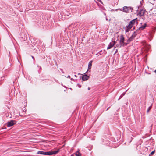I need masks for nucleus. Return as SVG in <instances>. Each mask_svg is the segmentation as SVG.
I'll return each mask as SVG.
<instances>
[{
	"label": "nucleus",
	"instance_id": "obj_1",
	"mask_svg": "<svg viewBox=\"0 0 156 156\" xmlns=\"http://www.w3.org/2000/svg\"><path fill=\"white\" fill-rule=\"evenodd\" d=\"M125 39L123 35H122L120 36L119 40V44L116 45V46L121 48L122 46H124L127 45L126 42H125Z\"/></svg>",
	"mask_w": 156,
	"mask_h": 156
},
{
	"label": "nucleus",
	"instance_id": "obj_2",
	"mask_svg": "<svg viewBox=\"0 0 156 156\" xmlns=\"http://www.w3.org/2000/svg\"><path fill=\"white\" fill-rule=\"evenodd\" d=\"M133 10V9L131 7L124 6L122 10L120 9V10L124 12L127 13L132 12Z\"/></svg>",
	"mask_w": 156,
	"mask_h": 156
},
{
	"label": "nucleus",
	"instance_id": "obj_3",
	"mask_svg": "<svg viewBox=\"0 0 156 156\" xmlns=\"http://www.w3.org/2000/svg\"><path fill=\"white\" fill-rule=\"evenodd\" d=\"M137 18L135 19H134L132 20L129 23L128 25L127 26H128L129 29H131L133 25L135 24V23L136 22H137Z\"/></svg>",
	"mask_w": 156,
	"mask_h": 156
},
{
	"label": "nucleus",
	"instance_id": "obj_4",
	"mask_svg": "<svg viewBox=\"0 0 156 156\" xmlns=\"http://www.w3.org/2000/svg\"><path fill=\"white\" fill-rule=\"evenodd\" d=\"M59 151V150L57 151H49V152H45V155H51L53 154H55L57 153Z\"/></svg>",
	"mask_w": 156,
	"mask_h": 156
},
{
	"label": "nucleus",
	"instance_id": "obj_5",
	"mask_svg": "<svg viewBox=\"0 0 156 156\" xmlns=\"http://www.w3.org/2000/svg\"><path fill=\"white\" fill-rule=\"evenodd\" d=\"M16 123V122L15 121L13 120H11L7 123V126L8 127H10L13 126Z\"/></svg>",
	"mask_w": 156,
	"mask_h": 156
},
{
	"label": "nucleus",
	"instance_id": "obj_6",
	"mask_svg": "<svg viewBox=\"0 0 156 156\" xmlns=\"http://www.w3.org/2000/svg\"><path fill=\"white\" fill-rule=\"evenodd\" d=\"M115 43V41H112L111 42H110L107 48V49H111L113 46H114Z\"/></svg>",
	"mask_w": 156,
	"mask_h": 156
},
{
	"label": "nucleus",
	"instance_id": "obj_7",
	"mask_svg": "<svg viewBox=\"0 0 156 156\" xmlns=\"http://www.w3.org/2000/svg\"><path fill=\"white\" fill-rule=\"evenodd\" d=\"M144 14V10L142 9L140 10L138 13V15L140 16H143Z\"/></svg>",
	"mask_w": 156,
	"mask_h": 156
},
{
	"label": "nucleus",
	"instance_id": "obj_8",
	"mask_svg": "<svg viewBox=\"0 0 156 156\" xmlns=\"http://www.w3.org/2000/svg\"><path fill=\"white\" fill-rule=\"evenodd\" d=\"M89 78V77L87 75H84L83 76L82 78L83 81H86L88 80Z\"/></svg>",
	"mask_w": 156,
	"mask_h": 156
},
{
	"label": "nucleus",
	"instance_id": "obj_9",
	"mask_svg": "<svg viewBox=\"0 0 156 156\" xmlns=\"http://www.w3.org/2000/svg\"><path fill=\"white\" fill-rule=\"evenodd\" d=\"M147 26V24L146 23H144L143 25L141 26L139 28V30H142L146 27Z\"/></svg>",
	"mask_w": 156,
	"mask_h": 156
},
{
	"label": "nucleus",
	"instance_id": "obj_10",
	"mask_svg": "<svg viewBox=\"0 0 156 156\" xmlns=\"http://www.w3.org/2000/svg\"><path fill=\"white\" fill-rule=\"evenodd\" d=\"M136 33L135 32H134L132 35L130 37L131 38H132L133 40L134 39V38L135 37L136 35Z\"/></svg>",
	"mask_w": 156,
	"mask_h": 156
},
{
	"label": "nucleus",
	"instance_id": "obj_11",
	"mask_svg": "<svg viewBox=\"0 0 156 156\" xmlns=\"http://www.w3.org/2000/svg\"><path fill=\"white\" fill-rule=\"evenodd\" d=\"M92 61H90L89 62L88 66V69H91L92 65Z\"/></svg>",
	"mask_w": 156,
	"mask_h": 156
},
{
	"label": "nucleus",
	"instance_id": "obj_12",
	"mask_svg": "<svg viewBox=\"0 0 156 156\" xmlns=\"http://www.w3.org/2000/svg\"><path fill=\"white\" fill-rule=\"evenodd\" d=\"M45 152L43 151H38L37 152V154H41L45 155Z\"/></svg>",
	"mask_w": 156,
	"mask_h": 156
},
{
	"label": "nucleus",
	"instance_id": "obj_13",
	"mask_svg": "<svg viewBox=\"0 0 156 156\" xmlns=\"http://www.w3.org/2000/svg\"><path fill=\"white\" fill-rule=\"evenodd\" d=\"M133 40L130 37L126 41V43H127V44H129L131 41Z\"/></svg>",
	"mask_w": 156,
	"mask_h": 156
},
{
	"label": "nucleus",
	"instance_id": "obj_14",
	"mask_svg": "<svg viewBox=\"0 0 156 156\" xmlns=\"http://www.w3.org/2000/svg\"><path fill=\"white\" fill-rule=\"evenodd\" d=\"M76 156H81V155L78 151H77L75 153Z\"/></svg>",
	"mask_w": 156,
	"mask_h": 156
},
{
	"label": "nucleus",
	"instance_id": "obj_15",
	"mask_svg": "<svg viewBox=\"0 0 156 156\" xmlns=\"http://www.w3.org/2000/svg\"><path fill=\"white\" fill-rule=\"evenodd\" d=\"M152 104L148 108V109H147V113H148L149 111L151 109V108H152Z\"/></svg>",
	"mask_w": 156,
	"mask_h": 156
},
{
	"label": "nucleus",
	"instance_id": "obj_16",
	"mask_svg": "<svg viewBox=\"0 0 156 156\" xmlns=\"http://www.w3.org/2000/svg\"><path fill=\"white\" fill-rule=\"evenodd\" d=\"M131 29H129L128 26H126V28L125 29V32L126 33L128 32Z\"/></svg>",
	"mask_w": 156,
	"mask_h": 156
},
{
	"label": "nucleus",
	"instance_id": "obj_17",
	"mask_svg": "<svg viewBox=\"0 0 156 156\" xmlns=\"http://www.w3.org/2000/svg\"><path fill=\"white\" fill-rule=\"evenodd\" d=\"M95 2L98 4V2H100L101 3L103 4L101 0H94Z\"/></svg>",
	"mask_w": 156,
	"mask_h": 156
},
{
	"label": "nucleus",
	"instance_id": "obj_18",
	"mask_svg": "<svg viewBox=\"0 0 156 156\" xmlns=\"http://www.w3.org/2000/svg\"><path fill=\"white\" fill-rule=\"evenodd\" d=\"M155 150H154L153 151H152L151 153H150V154H149V156H150V155H153V154H154V153H155Z\"/></svg>",
	"mask_w": 156,
	"mask_h": 156
},
{
	"label": "nucleus",
	"instance_id": "obj_19",
	"mask_svg": "<svg viewBox=\"0 0 156 156\" xmlns=\"http://www.w3.org/2000/svg\"><path fill=\"white\" fill-rule=\"evenodd\" d=\"M122 97H123V96L122 95H121L120 96V97H119V98L118 99V100H120L121 98H122Z\"/></svg>",
	"mask_w": 156,
	"mask_h": 156
},
{
	"label": "nucleus",
	"instance_id": "obj_20",
	"mask_svg": "<svg viewBox=\"0 0 156 156\" xmlns=\"http://www.w3.org/2000/svg\"><path fill=\"white\" fill-rule=\"evenodd\" d=\"M77 86L79 88H80L81 87V85H80V84H78V83L77 84Z\"/></svg>",
	"mask_w": 156,
	"mask_h": 156
},
{
	"label": "nucleus",
	"instance_id": "obj_21",
	"mask_svg": "<svg viewBox=\"0 0 156 156\" xmlns=\"http://www.w3.org/2000/svg\"><path fill=\"white\" fill-rule=\"evenodd\" d=\"M127 91V90H126V92H123L122 94V95L123 96H124L125 94H126V92Z\"/></svg>",
	"mask_w": 156,
	"mask_h": 156
},
{
	"label": "nucleus",
	"instance_id": "obj_22",
	"mask_svg": "<svg viewBox=\"0 0 156 156\" xmlns=\"http://www.w3.org/2000/svg\"><path fill=\"white\" fill-rule=\"evenodd\" d=\"M32 58H33V59L34 60V56H32Z\"/></svg>",
	"mask_w": 156,
	"mask_h": 156
},
{
	"label": "nucleus",
	"instance_id": "obj_23",
	"mask_svg": "<svg viewBox=\"0 0 156 156\" xmlns=\"http://www.w3.org/2000/svg\"><path fill=\"white\" fill-rule=\"evenodd\" d=\"M71 80H74V79H73L72 78H71Z\"/></svg>",
	"mask_w": 156,
	"mask_h": 156
},
{
	"label": "nucleus",
	"instance_id": "obj_24",
	"mask_svg": "<svg viewBox=\"0 0 156 156\" xmlns=\"http://www.w3.org/2000/svg\"><path fill=\"white\" fill-rule=\"evenodd\" d=\"M67 78H70V76L69 75L67 77Z\"/></svg>",
	"mask_w": 156,
	"mask_h": 156
},
{
	"label": "nucleus",
	"instance_id": "obj_25",
	"mask_svg": "<svg viewBox=\"0 0 156 156\" xmlns=\"http://www.w3.org/2000/svg\"><path fill=\"white\" fill-rule=\"evenodd\" d=\"M90 87H88V90H90Z\"/></svg>",
	"mask_w": 156,
	"mask_h": 156
},
{
	"label": "nucleus",
	"instance_id": "obj_26",
	"mask_svg": "<svg viewBox=\"0 0 156 156\" xmlns=\"http://www.w3.org/2000/svg\"><path fill=\"white\" fill-rule=\"evenodd\" d=\"M74 76H75V77H77V76H76V75H74Z\"/></svg>",
	"mask_w": 156,
	"mask_h": 156
},
{
	"label": "nucleus",
	"instance_id": "obj_27",
	"mask_svg": "<svg viewBox=\"0 0 156 156\" xmlns=\"http://www.w3.org/2000/svg\"><path fill=\"white\" fill-rule=\"evenodd\" d=\"M106 20H108V19L107 17H106Z\"/></svg>",
	"mask_w": 156,
	"mask_h": 156
},
{
	"label": "nucleus",
	"instance_id": "obj_28",
	"mask_svg": "<svg viewBox=\"0 0 156 156\" xmlns=\"http://www.w3.org/2000/svg\"><path fill=\"white\" fill-rule=\"evenodd\" d=\"M71 156H74L73 154L71 155Z\"/></svg>",
	"mask_w": 156,
	"mask_h": 156
}]
</instances>
